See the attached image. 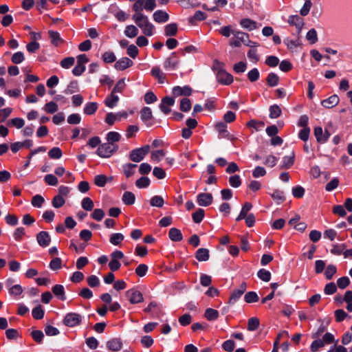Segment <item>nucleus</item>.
<instances>
[{"label": "nucleus", "mask_w": 352, "mask_h": 352, "mask_svg": "<svg viewBox=\"0 0 352 352\" xmlns=\"http://www.w3.org/2000/svg\"><path fill=\"white\" fill-rule=\"evenodd\" d=\"M150 184L148 177H140L136 182L135 185L139 188H146Z\"/></svg>", "instance_id": "obj_61"}, {"label": "nucleus", "mask_w": 352, "mask_h": 352, "mask_svg": "<svg viewBox=\"0 0 352 352\" xmlns=\"http://www.w3.org/2000/svg\"><path fill=\"white\" fill-rule=\"evenodd\" d=\"M204 217V210L203 209H198L195 212L192 214V219L195 223H200Z\"/></svg>", "instance_id": "obj_55"}, {"label": "nucleus", "mask_w": 352, "mask_h": 352, "mask_svg": "<svg viewBox=\"0 0 352 352\" xmlns=\"http://www.w3.org/2000/svg\"><path fill=\"white\" fill-rule=\"evenodd\" d=\"M145 0H135V2L133 5V10L135 12L134 14H142L143 5Z\"/></svg>", "instance_id": "obj_56"}, {"label": "nucleus", "mask_w": 352, "mask_h": 352, "mask_svg": "<svg viewBox=\"0 0 352 352\" xmlns=\"http://www.w3.org/2000/svg\"><path fill=\"white\" fill-rule=\"evenodd\" d=\"M65 203V199L61 195H57L54 197L52 204L54 208H58L63 206Z\"/></svg>", "instance_id": "obj_45"}, {"label": "nucleus", "mask_w": 352, "mask_h": 352, "mask_svg": "<svg viewBox=\"0 0 352 352\" xmlns=\"http://www.w3.org/2000/svg\"><path fill=\"white\" fill-rule=\"evenodd\" d=\"M136 164L128 163L123 166V172L126 176H131L135 173Z\"/></svg>", "instance_id": "obj_35"}, {"label": "nucleus", "mask_w": 352, "mask_h": 352, "mask_svg": "<svg viewBox=\"0 0 352 352\" xmlns=\"http://www.w3.org/2000/svg\"><path fill=\"white\" fill-rule=\"evenodd\" d=\"M255 47H250V50L248 52V58L253 63H256L259 60V56Z\"/></svg>", "instance_id": "obj_48"}, {"label": "nucleus", "mask_w": 352, "mask_h": 352, "mask_svg": "<svg viewBox=\"0 0 352 352\" xmlns=\"http://www.w3.org/2000/svg\"><path fill=\"white\" fill-rule=\"evenodd\" d=\"M306 38L311 44H314L318 41L317 32L314 29H311L306 35Z\"/></svg>", "instance_id": "obj_50"}, {"label": "nucleus", "mask_w": 352, "mask_h": 352, "mask_svg": "<svg viewBox=\"0 0 352 352\" xmlns=\"http://www.w3.org/2000/svg\"><path fill=\"white\" fill-rule=\"evenodd\" d=\"M259 326V320L257 318H250L248 322V330L250 331H255Z\"/></svg>", "instance_id": "obj_40"}, {"label": "nucleus", "mask_w": 352, "mask_h": 352, "mask_svg": "<svg viewBox=\"0 0 352 352\" xmlns=\"http://www.w3.org/2000/svg\"><path fill=\"white\" fill-rule=\"evenodd\" d=\"M340 102V98L337 95H333L322 101V105L325 108H332L336 106Z\"/></svg>", "instance_id": "obj_20"}, {"label": "nucleus", "mask_w": 352, "mask_h": 352, "mask_svg": "<svg viewBox=\"0 0 352 352\" xmlns=\"http://www.w3.org/2000/svg\"><path fill=\"white\" fill-rule=\"evenodd\" d=\"M165 156L164 150H155L151 153V160L153 162H158L162 160Z\"/></svg>", "instance_id": "obj_29"}, {"label": "nucleus", "mask_w": 352, "mask_h": 352, "mask_svg": "<svg viewBox=\"0 0 352 352\" xmlns=\"http://www.w3.org/2000/svg\"><path fill=\"white\" fill-rule=\"evenodd\" d=\"M272 198L277 201L278 203L283 202L285 200V195L283 191L275 190L272 194Z\"/></svg>", "instance_id": "obj_64"}, {"label": "nucleus", "mask_w": 352, "mask_h": 352, "mask_svg": "<svg viewBox=\"0 0 352 352\" xmlns=\"http://www.w3.org/2000/svg\"><path fill=\"white\" fill-rule=\"evenodd\" d=\"M107 346L112 351H118L122 349V342L120 338H113L107 342Z\"/></svg>", "instance_id": "obj_21"}, {"label": "nucleus", "mask_w": 352, "mask_h": 352, "mask_svg": "<svg viewBox=\"0 0 352 352\" xmlns=\"http://www.w3.org/2000/svg\"><path fill=\"white\" fill-rule=\"evenodd\" d=\"M133 61L127 57H123L115 63V68L122 71L133 65Z\"/></svg>", "instance_id": "obj_15"}, {"label": "nucleus", "mask_w": 352, "mask_h": 352, "mask_svg": "<svg viewBox=\"0 0 352 352\" xmlns=\"http://www.w3.org/2000/svg\"><path fill=\"white\" fill-rule=\"evenodd\" d=\"M252 205L250 202H245L242 208V210L239 214V216L236 217V221H240L241 219H243L246 217V216L248 215V212L252 209Z\"/></svg>", "instance_id": "obj_28"}, {"label": "nucleus", "mask_w": 352, "mask_h": 352, "mask_svg": "<svg viewBox=\"0 0 352 352\" xmlns=\"http://www.w3.org/2000/svg\"><path fill=\"white\" fill-rule=\"evenodd\" d=\"M49 267L53 271L60 270L62 267V260L58 257L52 258L49 263Z\"/></svg>", "instance_id": "obj_34"}, {"label": "nucleus", "mask_w": 352, "mask_h": 352, "mask_svg": "<svg viewBox=\"0 0 352 352\" xmlns=\"http://www.w3.org/2000/svg\"><path fill=\"white\" fill-rule=\"evenodd\" d=\"M205 317L208 320H214L218 318L219 312L216 309L208 308L205 311Z\"/></svg>", "instance_id": "obj_37"}, {"label": "nucleus", "mask_w": 352, "mask_h": 352, "mask_svg": "<svg viewBox=\"0 0 352 352\" xmlns=\"http://www.w3.org/2000/svg\"><path fill=\"white\" fill-rule=\"evenodd\" d=\"M122 117H127L126 112L109 113L107 114L105 122L109 125H113L116 121L120 120Z\"/></svg>", "instance_id": "obj_11"}, {"label": "nucleus", "mask_w": 352, "mask_h": 352, "mask_svg": "<svg viewBox=\"0 0 352 352\" xmlns=\"http://www.w3.org/2000/svg\"><path fill=\"white\" fill-rule=\"evenodd\" d=\"M132 19L142 30L144 34L151 36L153 34L154 25L148 21V17L143 14H133Z\"/></svg>", "instance_id": "obj_1"}, {"label": "nucleus", "mask_w": 352, "mask_h": 352, "mask_svg": "<svg viewBox=\"0 0 352 352\" xmlns=\"http://www.w3.org/2000/svg\"><path fill=\"white\" fill-rule=\"evenodd\" d=\"M48 155L52 159H59L62 156V151L58 147H54L49 151Z\"/></svg>", "instance_id": "obj_54"}, {"label": "nucleus", "mask_w": 352, "mask_h": 352, "mask_svg": "<svg viewBox=\"0 0 352 352\" xmlns=\"http://www.w3.org/2000/svg\"><path fill=\"white\" fill-rule=\"evenodd\" d=\"M257 275L260 279H261L262 280H263L265 282H268L270 280L271 273L265 269L260 270L258 272Z\"/></svg>", "instance_id": "obj_46"}, {"label": "nucleus", "mask_w": 352, "mask_h": 352, "mask_svg": "<svg viewBox=\"0 0 352 352\" xmlns=\"http://www.w3.org/2000/svg\"><path fill=\"white\" fill-rule=\"evenodd\" d=\"M209 250L206 248H199L195 253V258L199 261H206L209 259Z\"/></svg>", "instance_id": "obj_24"}, {"label": "nucleus", "mask_w": 352, "mask_h": 352, "mask_svg": "<svg viewBox=\"0 0 352 352\" xmlns=\"http://www.w3.org/2000/svg\"><path fill=\"white\" fill-rule=\"evenodd\" d=\"M32 146L31 140H25L23 142H16L12 143L10 146L11 150L13 153H16L23 147L30 148Z\"/></svg>", "instance_id": "obj_22"}, {"label": "nucleus", "mask_w": 352, "mask_h": 352, "mask_svg": "<svg viewBox=\"0 0 352 352\" xmlns=\"http://www.w3.org/2000/svg\"><path fill=\"white\" fill-rule=\"evenodd\" d=\"M151 146L146 144L140 148L133 149L129 155L130 160L134 162L142 161L145 156L150 152Z\"/></svg>", "instance_id": "obj_3"}, {"label": "nucleus", "mask_w": 352, "mask_h": 352, "mask_svg": "<svg viewBox=\"0 0 352 352\" xmlns=\"http://www.w3.org/2000/svg\"><path fill=\"white\" fill-rule=\"evenodd\" d=\"M213 201V197L210 193H200L197 197V202L201 206H208Z\"/></svg>", "instance_id": "obj_9"}, {"label": "nucleus", "mask_w": 352, "mask_h": 352, "mask_svg": "<svg viewBox=\"0 0 352 352\" xmlns=\"http://www.w3.org/2000/svg\"><path fill=\"white\" fill-rule=\"evenodd\" d=\"M121 135L118 132L111 131L107 135V140L109 144H114L115 142H119Z\"/></svg>", "instance_id": "obj_32"}, {"label": "nucleus", "mask_w": 352, "mask_h": 352, "mask_svg": "<svg viewBox=\"0 0 352 352\" xmlns=\"http://www.w3.org/2000/svg\"><path fill=\"white\" fill-rule=\"evenodd\" d=\"M124 236L121 233H115L111 235L109 241L114 245H119L124 240Z\"/></svg>", "instance_id": "obj_33"}, {"label": "nucleus", "mask_w": 352, "mask_h": 352, "mask_svg": "<svg viewBox=\"0 0 352 352\" xmlns=\"http://www.w3.org/2000/svg\"><path fill=\"white\" fill-rule=\"evenodd\" d=\"M115 94L116 93L111 91V95L108 96L105 100L106 105L110 108L114 107L119 100V97L115 95Z\"/></svg>", "instance_id": "obj_30"}, {"label": "nucleus", "mask_w": 352, "mask_h": 352, "mask_svg": "<svg viewBox=\"0 0 352 352\" xmlns=\"http://www.w3.org/2000/svg\"><path fill=\"white\" fill-rule=\"evenodd\" d=\"M141 120L148 126L151 125V121L153 118L152 111L150 107H145L140 111Z\"/></svg>", "instance_id": "obj_18"}, {"label": "nucleus", "mask_w": 352, "mask_h": 352, "mask_svg": "<svg viewBox=\"0 0 352 352\" xmlns=\"http://www.w3.org/2000/svg\"><path fill=\"white\" fill-rule=\"evenodd\" d=\"M192 94V89L188 86L179 87L176 86L173 88V94L175 96H190Z\"/></svg>", "instance_id": "obj_19"}, {"label": "nucleus", "mask_w": 352, "mask_h": 352, "mask_svg": "<svg viewBox=\"0 0 352 352\" xmlns=\"http://www.w3.org/2000/svg\"><path fill=\"white\" fill-rule=\"evenodd\" d=\"M339 180L338 178H333L325 186V190L328 192H331L335 190L339 185Z\"/></svg>", "instance_id": "obj_57"}, {"label": "nucleus", "mask_w": 352, "mask_h": 352, "mask_svg": "<svg viewBox=\"0 0 352 352\" xmlns=\"http://www.w3.org/2000/svg\"><path fill=\"white\" fill-rule=\"evenodd\" d=\"M311 6H312V3L311 1H309V0L305 1L304 5L302 6V7L301 8V9L300 10V15L303 16H307L309 14Z\"/></svg>", "instance_id": "obj_53"}, {"label": "nucleus", "mask_w": 352, "mask_h": 352, "mask_svg": "<svg viewBox=\"0 0 352 352\" xmlns=\"http://www.w3.org/2000/svg\"><path fill=\"white\" fill-rule=\"evenodd\" d=\"M32 314L33 318L36 320H39V319L43 318L44 312L42 309L41 305H38V306L35 307L32 309Z\"/></svg>", "instance_id": "obj_49"}, {"label": "nucleus", "mask_w": 352, "mask_h": 352, "mask_svg": "<svg viewBox=\"0 0 352 352\" xmlns=\"http://www.w3.org/2000/svg\"><path fill=\"white\" fill-rule=\"evenodd\" d=\"M153 17L154 21L158 23H166L169 19L168 14L161 10L155 11L153 14Z\"/></svg>", "instance_id": "obj_17"}, {"label": "nucleus", "mask_w": 352, "mask_h": 352, "mask_svg": "<svg viewBox=\"0 0 352 352\" xmlns=\"http://www.w3.org/2000/svg\"><path fill=\"white\" fill-rule=\"evenodd\" d=\"M240 25L242 28L249 30H253L257 28L256 22L250 19H243L241 20Z\"/></svg>", "instance_id": "obj_27"}, {"label": "nucleus", "mask_w": 352, "mask_h": 352, "mask_svg": "<svg viewBox=\"0 0 352 352\" xmlns=\"http://www.w3.org/2000/svg\"><path fill=\"white\" fill-rule=\"evenodd\" d=\"M177 32V25L176 23H170L165 26L164 32L166 36H175Z\"/></svg>", "instance_id": "obj_31"}, {"label": "nucleus", "mask_w": 352, "mask_h": 352, "mask_svg": "<svg viewBox=\"0 0 352 352\" xmlns=\"http://www.w3.org/2000/svg\"><path fill=\"white\" fill-rule=\"evenodd\" d=\"M52 292L54 295L60 300L64 301L66 300L65 287L62 285H55L52 288Z\"/></svg>", "instance_id": "obj_16"}, {"label": "nucleus", "mask_w": 352, "mask_h": 352, "mask_svg": "<svg viewBox=\"0 0 352 352\" xmlns=\"http://www.w3.org/2000/svg\"><path fill=\"white\" fill-rule=\"evenodd\" d=\"M124 33L126 37L133 38L138 36L139 30L136 26L129 25L125 28Z\"/></svg>", "instance_id": "obj_25"}, {"label": "nucleus", "mask_w": 352, "mask_h": 352, "mask_svg": "<svg viewBox=\"0 0 352 352\" xmlns=\"http://www.w3.org/2000/svg\"><path fill=\"white\" fill-rule=\"evenodd\" d=\"M233 38L230 41V45L234 47H240L241 44H244L250 47H258V43L251 41L249 39V35L245 32L240 31L232 32Z\"/></svg>", "instance_id": "obj_2"}, {"label": "nucleus", "mask_w": 352, "mask_h": 352, "mask_svg": "<svg viewBox=\"0 0 352 352\" xmlns=\"http://www.w3.org/2000/svg\"><path fill=\"white\" fill-rule=\"evenodd\" d=\"M314 135L320 143H324L329 138L330 134L327 131L323 132L322 127L317 126L314 129Z\"/></svg>", "instance_id": "obj_12"}, {"label": "nucleus", "mask_w": 352, "mask_h": 352, "mask_svg": "<svg viewBox=\"0 0 352 352\" xmlns=\"http://www.w3.org/2000/svg\"><path fill=\"white\" fill-rule=\"evenodd\" d=\"M279 82V77L274 73H270L267 77V82L270 87L276 86Z\"/></svg>", "instance_id": "obj_39"}, {"label": "nucleus", "mask_w": 352, "mask_h": 352, "mask_svg": "<svg viewBox=\"0 0 352 352\" xmlns=\"http://www.w3.org/2000/svg\"><path fill=\"white\" fill-rule=\"evenodd\" d=\"M112 177H95L94 183L99 187H103L107 183L111 182Z\"/></svg>", "instance_id": "obj_58"}, {"label": "nucleus", "mask_w": 352, "mask_h": 352, "mask_svg": "<svg viewBox=\"0 0 352 352\" xmlns=\"http://www.w3.org/2000/svg\"><path fill=\"white\" fill-rule=\"evenodd\" d=\"M74 58L67 57L60 61V65L64 69H69L74 64Z\"/></svg>", "instance_id": "obj_51"}, {"label": "nucleus", "mask_w": 352, "mask_h": 352, "mask_svg": "<svg viewBox=\"0 0 352 352\" xmlns=\"http://www.w3.org/2000/svg\"><path fill=\"white\" fill-rule=\"evenodd\" d=\"M260 76L258 70L256 68H254L248 73V78L251 82L256 81Z\"/></svg>", "instance_id": "obj_60"}, {"label": "nucleus", "mask_w": 352, "mask_h": 352, "mask_svg": "<svg viewBox=\"0 0 352 352\" xmlns=\"http://www.w3.org/2000/svg\"><path fill=\"white\" fill-rule=\"evenodd\" d=\"M98 109L96 102H88L85 104L84 108V113L87 115H91L96 112Z\"/></svg>", "instance_id": "obj_38"}, {"label": "nucleus", "mask_w": 352, "mask_h": 352, "mask_svg": "<svg viewBox=\"0 0 352 352\" xmlns=\"http://www.w3.org/2000/svg\"><path fill=\"white\" fill-rule=\"evenodd\" d=\"M48 36L51 44L54 47H58L63 43V39L58 32L49 30Z\"/></svg>", "instance_id": "obj_13"}, {"label": "nucleus", "mask_w": 352, "mask_h": 352, "mask_svg": "<svg viewBox=\"0 0 352 352\" xmlns=\"http://www.w3.org/2000/svg\"><path fill=\"white\" fill-rule=\"evenodd\" d=\"M126 87V79L125 78H121L120 79L116 85H115L114 88L113 89L112 91L113 93H122L123 90Z\"/></svg>", "instance_id": "obj_41"}, {"label": "nucleus", "mask_w": 352, "mask_h": 352, "mask_svg": "<svg viewBox=\"0 0 352 352\" xmlns=\"http://www.w3.org/2000/svg\"><path fill=\"white\" fill-rule=\"evenodd\" d=\"M126 296L132 304L141 302L144 300L142 293L135 289L128 290Z\"/></svg>", "instance_id": "obj_7"}, {"label": "nucleus", "mask_w": 352, "mask_h": 352, "mask_svg": "<svg viewBox=\"0 0 352 352\" xmlns=\"http://www.w3.org/2000/svg\"><path fill=\"white\" fill-rule=\"evenodd\" d=\"M102 60L104 63H111L116 60V58L113 52H106L102 54Z\"/></svg>", "instance_id": "obj_52"}, {"label": "nucleus", "mask_w": 352, "mask_h": 352, "mask_svg": "<svg viewBox=\"0 0 352 352\" xmlns=\"http://www.w3.org/2000/svg\"><path fill=\"white\" fill-rule=\"evenodd\" d=\"M135 197L133 193L126 191L122 196V201L126 205H132L134 204Z\"/></svg>", "instance_id": "obj_36"}, {"label": "nucleus", "mask_w": 352, "mask_h": 352, "mask_svg": "<svg viewBox=\"0 0 352 352\" xmlns=\"http://www.w3.org/2000/svg\"><path fill=\"white\" fill-rule=\"evenodd\" d=\"M179 59L175 53H172L164 62V67L166 70H175L177 68Z\"/></svg>", "instance_id": "obj_6"}, {"label": "nucleus", "mask_w": 352, "mask_h": 352, "mask_svg": "<svg viewBox=\"0 0 352 352\" xmlns=\"http://www.w3.org/2000/svg\"><path fill=\"white\" fill-rule=\"evenodd\" d=\"M247 64L243 61H240L233 66V69L236 73H243L246 70Z\"/></svg>", "instance_id": "obj_62"}, {"label": "nucleus", "mask_w": 352, "mask_h": 352, "mask_svg": "<svg viewBox=\"0 0 352 352\" xmlns=\"http://www.w3.org/2000/svg\"><path fill=\"white\" fill-rule=\"evenodd\" d=\"M148 271V266L145 264L139 265L135 269V274L140 277H143L146 275Z\"/></svg>", "instance_id": "obj_63"}, {"label": "nucleus", "mask_w": 352, "mask_h": 352, "mask_svg": "<svg viewBox=\"0 0 352 352\" xmlns=\"http://www.w3.org/2000/svg\"><path fill=\"white\" fill-rule=\"evenodd\" d=\"M217 79L219 82L226 85H230L233 82L232 76L226 70L217 73Z\"/></svg>", "instance_id": "obj_10"}, {"label": "nucleus", "mask_w": 352, "mask_h": 352, "mask_svg": "<svg viewBox=\"0 0 352 352\" xmlns=\"http://www.w3.org/2000/svg\"><path fill=\"white\" fill-rule=\"evenodd\" d=\"M118 149V146L113 144L104 143L101 144L97 150V153L102 157H109Z\"/></svg>", "instance_id": "obj_4"}, {"label": "nucleus", "mask_w": 352, "mask_h": 352, "mask_svg": "<svg viewBox=\"0 0 352 352\" xmlns=\"http://www.w3.org/2000/svg\"><path fill=\"white\" fill-rule=\"evenodd\" d=\"M113 13V15L119 21H125L129 18V14H126L125 12L116 9V10L112 12Z\"/></svg>", "instance_id": "obj_43"}, {"label": "nucleus", "mask_w": 352, "mask_h": 352, "mask_svg": "<svg viewBox=\"0 0 352 352\" xmlns=\"http://www.w3.org/2000/svg\"><path fill=\"white\" fill-rule=\"evenodd\" d=\"M287 22L292 25H295L299 31H300L304 25L303 19L298 15L289 16Z\"/></svg>", "instance_id": "obj_23"}, {"label": "nucleus", "mask_w": 352, "mask_h": 352, "mask_svg": "<svg viewBox=\"0 0 352 352\" xmlns=\"http://www.w3.org/2000/svg\"><path fill=\"white\" fill-rule=\"evenodd\" d=\"M164 203V199L159 195H155L150 200V204L152 206L161 208L163 206Z\"/></svg>", "instance_id": "obj_42"}, {"label": "nucleus", "mask_w": 352, "mask_h": 352, "mask_svg": "<svg viewBox=\"0 0 352 352\" xmlns=\"http://www.w3.org/2000/svg\"><path fill=\"white\" fill-rule=\"evenodd\" d=\"M244 300L248 303L254 302L258 300V296L256 292H250L245 294Z\"/></svg>", "instance_id": "obj_47"}, {"label": "nucleus", "mask_w": 352, "mask_h": 352, "mask_svg": "<svg viewBox=\"0 0 352 352\" xmlns=\"http://www.w3.org/2000/svg\"><path fill=\"white\" fill-rule=\"evenodd\" d=\"M168 236L173 241H180L183 238L181 231L175 228L170 229Z\"/></svg>", "instance_id": "obj_26"}, {"label": "nucleus", "mask_w": 352, "mask_h": 352, "mask_svg": "<svg viewBox=\"0 0 352 352\" xmlns=\"http://www.w3.org/2000/svg\"><path fill=\"white\" fill-rule=\"evenodd\" d=\"M174 104L175 100L173 98L166 96L162 99L160 108L164 114H168L170 112L169 107L173 106Z\"/></svg>", "instance_id": "obj_14"}, {"label": "nucleus", "mask_w": 352, "mask_h": 352, "mask_svg": "<svg viewBox=\"0 0 352 352\" xmlns=\"http://www.w3.org/2000/svg\"><path fill=\"white\" fill-rule=\"evenodd\" d=\"M280 114L281 109L278 105L274 104L270 107V117L271 118H277L280 116Z\"/></svg>", "instance_id": "obj_44"}, {"label": "nucleus", "mask_w": 352, "mask_h": 352, "mask_svg": "<svg viewBox=\"0 0 352 352\" xmlns=\"http://www.w3.org/2000/svg\"><path fill=\"white\" fill-rule=\"evenodd\" d=\"M82 316L77 313H68L65 315L63 319V323L65 325L74 327L80 324L82 321Z\"/></svg>", "instance_id": "obj_5"}, {"label": "nucleus", "mask_w": 352, "mask_h": 352, "mask_svg": "<svg viewBox=\"0 0 352 352\" xmlns=\"http://www.w3.org/2000/svg\"><path fill=\"white\" fill-rule=\"evenodd\" d=\"M246 291V283H242L240 286L234 289L229 300V302L231 304L235 303L240 298L241 296L245 293Z\"/></svg>", "instance_id": "obj_8"}, {"label": "nucleus", "mask_w": 352, "mask_h": 352, "mask_svg": "<svg viewBox=\"0 0 352 352\" xmlns=\"http://www.w3.org/2000/svg\"><path fill=\"white\" fill-rule=\"evenodd\" d=\"M82 207L84 210L90 211L94 208V202L89 197H85L82 201Z\"/></svg>", "instance_id": "obj_59"}]
</instances>
